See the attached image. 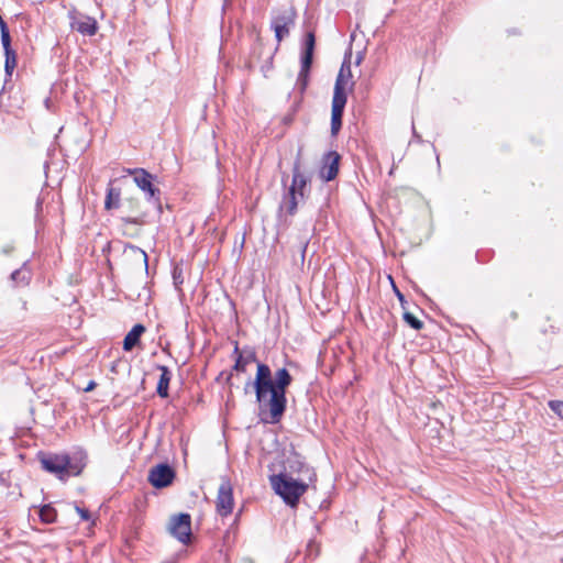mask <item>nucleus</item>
<instances>
[{
	"mask_svg": "<svg viewBox=\"0 0 563 563\" xmlns=\"http://www.w3.org/2000/svg\"><path fill=\"white\" fill-rule=\"evenodd\" d=\"M291 382L292 377L286 368H279L273 376L267 364L257 363L255 379L245 384L244 391L247 393L249 387L252 386L258 404L260 415L267 412L268 421L278 423L286 411V390Z\"/></svg>",
	"mask_w": 563,
	"mask_h": 563,
	"instance_id": "f257e3e1",
	"label": "nucleus"
},
{
	"mask_svg": "<svg viewBox=\"0 0 563 563\" xmlns=\"http://www.w3.org/2000/svg\"><path fill=\"white\" fill-rule=\"evenodd\" d=\"M87 459L84 450H77L70 454L47 453L38 457L42 468L63 482L69 477L79 476L87 465Z\"/></svg>",
	"mask_w": 563,
	"mask_h": 563,
	"instance_id": "f03ea898",
	"label": "nucleus"
},
{
	"mask_svg": "<svg viewBox=\"0 0 563 563\" xmlns=\"http://www.w3.org/2000/svg\"><path fill=\"white\" fill-rule=\"evenodd\" d=\"M351 77L350 66H347V74H344V64L336 77L333 90L332 111H331V134L336 135L342 128V118L344 108L347 101L345 86Z\"/></svg>",
	"mask_w": 563,
	"mask_h": 563,
	"instance_id": "7ed1b4c3",
	"label": "nucleus"
},
{
	"mask_svg": "<svg viewBox=\"0 0 563 563\" xmlns=\"http://www.w3.org/2000/svg\"><path fill=\"white\" fill-rule=\"evenodd\" d=\"M272 486L283 500L291 506H297L300 497L307 492L308 484L296 481L286 474L274 475L271 478Z\"/></svg>",
	"mask_w": 563,
	"mask_h": 563,
	"instance_id": "20e7f679",
	"label": "nucleus"
},
{
	"mask_svg": "<svg viewBox=\"0 0 563 563\" xmlns=\"http://www.w3.org/2000/svg\"><path fill=\"white\" fill-rule=\"evenodd\" d=\"M128 174L133 176L135 185L145 194L146 201L162 211L161 189L154 185L156 176L144 168L128 169Z\"/></svg>",
	"mask_w": 563,
	"mask_h": 563,
	"instance_id": "39448f33",
	"label": "nucleus"
},
{
	"mask_svg": "<svg viewBox=\"0 0 563 563\" xmlns=\"http://www.w3.org/2000/svg\"><path fill=\"white\" fill-rule=\"evenodd\" d=\"M316 47V35L313 31L307 32L303 41V47L301 52V68L298 74L297 85L301 91H305L308 85L309 73L313 62V54Z\"/></svg>",
	"mask_w": 563,
	"mask_h": 563,
	"instance_id": "423d86ee",
	"label": "nucleus"
},
{
	"mask_svg": "<svg viewBox=\"0 0 563 563\" xmlns=\"http://www.w3.org/2000/svg\"><path fill=\"white\" fill-rule=\"evenodd\" d=\"M297 13L294 8H287L274 12L271 21V29L275 33L277 44L286 38L290 29L295 25Z\"/></svg>",
	"mask_w": 563,
	"mask_h": 563,
	"instance_id": "0eeeda50",
	"label": "nucleus"
},
{
	"mask_svg": "<svg viewBox=\"0 0 563 563\" xmlns=\"http://www.w3.org/2000/svg\"><path fill=\"white\" fill-rule=\"evenodd\" d=\"M175 475V471L170 465L161 463L150 470L147 479L153 487L165 488L172 485Z\"/></svg>",
	"mask_w": 563,
	"mask_h": 563,
	"instance_id": "6e6552de",
	"label": "nucleus"
},
{
	"mask_svg": "<svg viewBox=\"0 0 563 563\" xmlns=\"http://www.w3.org/2000/svg\"><path fill=\"white\" fill-rule=\"evenodd\" d=\"M123 208L130 213L129 216L121 217L123 224H135L143 225L147 216L146 211L142 209L141 201L139 198L129 197L123 201Z\"/></svg>",
	"mask_w": 563,
	"mask_h": 563,
	"instance_id": "1a4fd4ad",
	"label": "nucleus"
},
{
	"mask_svg": "<svg viewBox=\"0 0 563 563\" xmlns=\"http://www.w3.org/2000/svg\"><path fill=\"white\" fill-rule=\"evenodd\" d=\"M341 156L334 151H330L322 157V166L320 168V177L324 181L333 180L339 173V164Z\"/></svg>",
	"mask_w": 563,
	"mask_h": 563,
	"instance_id": "9d476101",
	"label": "nucleus"
},
{
	"mask_svg": "<svg viewBox=\"0 0 563 563\" xmlns=\"http://www.w3.org/2000/svg\"><path fill=\"white\" fill-rule=\"evenodd\" d=\"M123 258L130 266L147 271L148 257L141 247L126 244L123 250Z\"/></svg>",
	"mask_w": 563,
	"mask_h": 563,
	"instance_id": "9b49d317",
	"label": "nucleus"
},
{
	"mask_svg": "<svg viewBox=\"0 0 563 563\" xmlns=\"http://www.w3.org/2000/svg\"><path fill=\"white\" fill-rule=\"evenodd\" d=\"M233 496L229 482H223L218 490L217 510L221 516H227L232 511Z\"/></svg>",
	"mask_w": 563,
	"mask_h": 563,
	"instance_id": "f8f14e48",
	"label": "nucleus"
},
{
	"mask_svg": "<svg viewBox=\"0 0 563 563\" xmlns=\"http://www.w3.org/2000/svg\"><path fill=\"white\" fill-rule=\"evenodd\" d=\"M300 168H301V162H300V152H299L294 162L292 180H291V185L289 188L296 190L299 194L300 199H302L305 197V192L307 189V184L309 181V178L307 175H305L301 172Z\"/></svg>",
	"mask_w": 563,
	"mask_h": 563,
	"instance_id": "ddd939ff",
	"label": "nucleus"
},
{
	"mask_svg": "<svg viewBox=\"0 0 563 563\" xmlns=\"http://www.w3.org/2000/svg\"><path fill=\"white\" fill-rule=\"evenodd\" d=\"M233 353L236 355L233 371L244 373L247 365L257 362L256 353L253 350L240 351L238 343H235Z\"/></svg>",
	"mask_w": 563,
	"mask_h": 563,
	"instance_id": "4468645a",
	"label": "nucleus"
},
{
	"mask_svg": "<svg viewBox=\"0 0 563 563\" xmlns=\"http://www.w3.org/2000/svg\"><path fill=\"white\" fill-rule=\"evenodd\" d=\"M71 29L81 33L82 35L92 36L97 33V21L92 18L85 16L71 23Z\"/></svg>",
	"mask_w": 563,
	"mask_h": 563,
	"instance_id": "2eb2a0df",
	"label": "nucleus"
},
{
	"mask_svg": "<svg viewBox=\"0 0 563 563\" xmlns=\"http://www.w3.org/2000/svg\"><path fill=\"white\" fill-rule=\"evenodd\" d=\"M299 198H300V196L296 190L288 188V190L286 191V194L284 195V197L282 199V202L279 206L280 210H286V212L289 216H294L297 211Z\"/></svg>",
	"mask_w": 563,
	"mask_h": 563,
	"instance_id": "dca6fc26",
	"label": "nucleus"
},
{
	"mask_svg": "<svg viewBox=\"0 0 563 563\" xmlns=\"http://www.w3.org/2000/svg\"><path fill=\"white\" fill-rule=\"evenodd\" d=\"M145 332V327L141 323L135 324L123 340V350L132 351L141 340L142 334Z\"/></svg>",
	"mask_w": 563,
	"mask_h": 563,
	"instance_id": "f3484780",
	"label": "nucleus"
},
{
	"mask_svg": "<svg viewBox=\"0 0 563 563\" xmlns=\"http://www.w3.org/2000/svg\"><path fill=\"white\" fill-rule=\"evenodd\" d=\"M157 368L161 371V376L156 391L159 397L166 398L168 397V388L172 379V373L165 365H157Z\"/></svg>",
	"mask_w": 563,
	"mask_h": 563,
	"instance_id": "a211bd4d",
	"label": "nucleus"
},
{
	"mask_svg": "<svg viewBox=\"0 0 563 563\" xmlns=\"http://www.w3.org/2000/svg\"><path fill=\"white\" fill-rule=\"evenodd\" d=\"M121 190L109 185L104 199L106 210L118 209L120 207Z\"/></svg>",
	"mask_w": 563,
	"mask_h": 563,
	"instance_id": "6ab92c4d",
	"label": "nucleus"
},
{
	"mask_svg": "<svg viewBox=\"0 0 563 563\" xmlns=\"http://www.w3.org/2000/svg\"><path fill=\"white\" fill-rule=\"evenodd\" d=\"M167 528H191V516L187 512L173 515L169 518Z\"/></svg>",
	"mask_w": 563,
	"mask_h": 563,
	"instance_id": "aec40b11",
	"label": "nucleus"
},
{
	"mask_svg": "<svg viewBox=\"0 0 563 563\" xmlns=\"http://www.w3.org/2000/svg\"><path fill=\"white\" fill-rule=\"evenodd\" d=\"M11 280L16 286H26V285H29L30 280H31V272L26 268V263H24L21 268L15 269L11 274Z\"/></svg>",
	"mask_w": 563,
	"mask_h": 563,
	"instance_id": "412c9836",
	"label": "nucleus"
},
{
	"mask_svg": "<svg viewBox=\"0 0 563 563\" xmlns=\"http://www.w3.org/2000/svg\"><path fill=\"white\" fill-rule=\"evenodd\" d=\"M41 522L44 525H49L55 522L57 512L54 507L51 505H44L37 510Z\"/></svg>",
	"mask_w": 563,
	"mask_h": 563,
	"instance_id": "4be33fe9",
	"label": "nucleus"
},
{
	"mask_svg": "<svg viewBox=\"0 0 563 563\" xmlns=\"http://www.w3.org/2000/svg\"><path fill=\"white\" fill-rule=\"evenodd\" d=\"M4 51V71L7 77H11L12 73L16 66V53L13 48L3 49Z\"/></svg>",
	"mask_w": 563,
	"mask_h": 563,
	"instance_id": "5701e85b",
	"label": "nucleus"
},
{
	"mask_svg": "<svg viewBox=\"0 0 563 563\" xmlns=\"http://www.w3.org/2000/svg\"><path fill=\"white\" fill-rule=\"evenodd\" d=\"M169 534L184 544H189L194 538L192 530H168Z\"/></svg>",
	"mask_w": 563,
	"mask_h": 563,
	"instance_id": "b1692460",
	"label": "nucleus"
},
{
	"mask_svg": "<svg viewBox=\"0 0 563 563\" xmlns=\"http://www.w3.org/2000/svg\"><path fill=\"white\" fill-rule=\"evenodd\" d=\"M402 318L404 321L415 330H421L423 328V322L409 311H405Z\"/></svg>",
	"mask_w": 563,
	"mask_h": 563,
	"instance_id": "393cba45",
	"label": "nucleus"
},
{
	"mask_svg": "<svg viewBox=\"0 0 563 563\" xmlns=\"http://www.w3.org/2000/svg\"><path fill=\"white\" fill-rule=\"evenodd\" d=\"M73 508L76 514L80 516L82 521L90 522L91 526H96V520L92 519V515L87 508L80 507L79 505H74Z\"/></svg>",
	"mask_w": 563,
	"mask_h": 563,
	"instance_id": "a878e982",
	"label": "nucleus"
},
{
	"mask_svg": "<svg viewBox=\"0 0 563 563\" xmlns=\"http://www.w3.org/2000/svg\"><path fill=\"white\" fill-rule=\"evenodd\" d=\"M0 32H1V43H2L3 49L12 48L11 47V35H10V31H9L7 23H2V27L0 29Z\"/></svg>",
	"mask_w": 563,
	"mask_h": 563,
	"instance_id": "bb28decb",
	"label": "nucleus"
},
{
	"mask_svg": "<svg viewBox=\"0 0 563 563\" xmlns=\"http://www.w3.org/2000/svg\"><path fill=\"white\" fill-rule=\"evenodd\" d=\"M550 408L559 416L563 417V401L561 400H551L549 402Z\"/></svg>",
	"mask_w": 563,
	"mask_h": 563,
	"instance_id": "cd10ccee",
	"label": "nucleus"
},
{
	"mask_svg": "<svg viewBox=\"0 0 563 563\" xmlns=\"http://www.w3.org/2000/svg\"><path fill=\"white\" fill-rule=\"evenodd\" d=\"M296 464H298V471H302L303 468L309 473L308 481L314 482L317 478V475L313 471H311L305 463L300 461H296Z\"/></svg>",
	"mask_w": 563,
	"mask_h": 563,
	"instance_id": "c85d7f7f",
	"label": "nucleus"
},
{
	"mask_svg": "<svg viewBox=\"0 0 563 563\" xmlns=\"http://www.w3.org/2000/svg\"><path fill=\"white\" fill-rule=\"evenodd\" d=\"M96 386H97V383L95 380H90L88 383V385L84 388V391L89 393V391L93 390L96 388Z\"/></svg>",
	"mask_w": 563,
	"mask_h": 563,
	"instance_id": "c756f323",
	"label": "nucleus"
},
{
	"mask_svg": "<svg viewBox=\"0 0 563 563\" xmlns=\"http://www.w3.org/2000/svg\"><path fill=\"white\" fill-rule=\"evenodd\" d=\"M173 278H174L175 285H178V284L183 283V279H180V273L178 274L177 269L174 271Z\"/></svg>",
	"mask_w": 563,
	"mask_h": 563,
	"instance_id": "7c9ffc66",
	"label": "nucleus"
},
{
	"mask_svg": "<svg viewBox=\"0 0 563 563\" xmlns=\"http://www.w3.org/2000/svg\"><path fill=\"white\" fill-rule=\"evenodd\" d=\"M395 291H396V295H397L399 301L401 302L402 308L405 309V306H404L405 297H404V295L397 288H395Z\"/></svg>",
	"mask_w": 563,
	"mask_h": 563,
	"instance_id": "2f4dec72",
	"label": "nucleus"
},
{
	"mask_svg": "<svg viewBox=\"0 0 563 563\" xmlns=\"http://www.w3.org/2000/svg\"><path fill=\"white\" fill-rule=\"evenodd\" d=\"M314 545H316L314 541H313V540H310V541H309V543H308V545H307V548H308L307 550H308V552H309V555H312V553H313V547H314Z\"/></svg>",
	"mask_w": 563,
	"mask_h": 563,
	"instance_id": "473e14b6",
	"label": "nucleus"
},
{
	"mask_svg": "<svg viewBox=\"0 0 563 563\" xmlns=\"http://www.w3.org/2000/svg\"><path fill=\"white\" fill-rule=\"evenodd\" d=\"M12 250H13V247H12V246H10V245H8V246H4V247L2 249V252H3L4 254H9V253H11V252H12Z\"/></svg>",
	"mask_w": 563,
	"mask_h": 563,
	"instance_id": "72a5a7b5",
	"label": "nucleus"
},
{
	"mask_svg": "<svg viewBox=\"0 0 563 563\" xmlns=\"http://www.w3.org/2000/svg\"><path fill=\"white\" fill-rule=\"evenodd\" d=\"M2 23H5V21L2 19V16L0 15V29L2 27Z\"/></svg>",
	"mask_w": 563,
	"mask_h": 563,
	"instance_id": "f704fd0d",
	"label": "nucleus"
},
{
	"mask_svg": "<svg viewBox=\"0 0 563 563\" xmlns=\"http://www.w3.org/2000/svg\"><path fill=\"white\" fill-rule=\"evenodd\" d=\"M231 377H232V374H230V375L228 376L227 380H228V382H230V380H231Z\"/></svg>",
	"mask_w": 563,
	"mask_h": 563,
	"instance_id": "c9c22d12",
	"label": "nucleus"
}]
</instances>
